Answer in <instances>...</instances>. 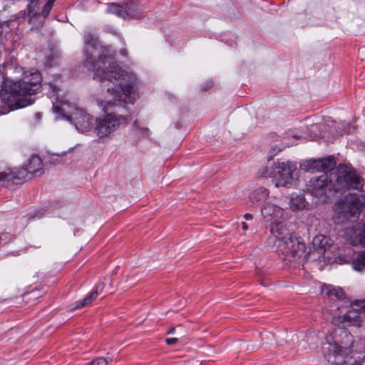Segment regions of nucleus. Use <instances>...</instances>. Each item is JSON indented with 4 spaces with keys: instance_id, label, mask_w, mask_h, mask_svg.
<instances>
[{
    "instance_id": "f257e3e1",
    "label": "nucleus",
    "mask_w": 365,
    "mask_h": 365,
    "mask_svg": "<svg viewBox=\"0 0 365 365\" xmlns=\"http://www.w3.org/2000/svg\"><path fill=\"white\" fill-rule=\"evenodd\" d=\"M86 56L85 66L94 72V79L100 81H109L118 85L107 91L113 96L114 101L132 103L133 94L137 84V77L134 73L122 69L113 61V54L106 47L97 43L95 35L87 31L84 35Z\"/></svg>"
},
{
    "instance_id": "f03ea898",
    "label": "nucleus",
    "mask_w": 365,
    "mask_h": 365,
    "mask_svg": "<svg viewBox=\"0 0 365 365\" xmlns=\"http://www.w3.org/2000/svg\"><path fill=\"white\" fill-rule=\"evenodd\" d=\"M24 75L21 80L5 83L0 91L1 99L7 105L9 110L33 104L34 99L26 96H31L41 91L42 78L38 71L34 69L24 71Z\"/></svg>"
},
{
    "instance_id": "7ed1b4c3",
    "label": "nucleus",
    "mask_w": 365,
    "mask_h": 365,
    "mask_svg": "<svg viewBox=\"0 0 365 365\" xmlns=\"http://www.w3.org/2000/svg\"><path fill=\"white\" fill-rule=\"evenodd\" d=\"M329 175L330 178L333 179L334 191L338 192L349 187L360 190L364 186L362 178L348 165L339 164L336 171Z\"/></svg>"
},
{
    "instance_id": "20e7f679",
    "label": "nucleus",
    "mask_w": 365,
    "mask_h": 365,
    "mask_svg": "<svg viewBox=\"0 0 365 365\" xmlns=\"http://www.w3.org/2000/svg\"><path fill=\"white\" fill-rule=\"evenodd\" d=\"M297 170L296 163L290 160L277 161L270 168L260 170L262 176L269 177L274 180L276 187H287L292 184L294 172Z\"/></svg>"
},
{
    "instance_id": "39448f33",
    "label": "nucleus",
    "mask_w": 365,
    "mask_h": 365,
    "mask_svg": "<svg viewBox=\"0 0 365 365\" xmlns=\"http://www.w3.org/2000/svg\"><path fill=\"white\" fill-rule=\"evenodd\" d=\"M118 106L117 103L110 101H108L105 104L101 102V106L103 110L105 113H108V114L104 118L97 120L96 133L99 138L107 136L115 131L121 123L128 122V118L125 115L108 113L111 107H117Z\"/></svg>"
},
{
    "instance_id": "423d86ee",
    "label": "nucleus",
    "mask_w": 365,
    "mask_h": 365,
    "mask_svg": "<svg viewBox=\"0 0 365 365\" xmlns=\"http://www.w3.org/2000/svg\"><path fill=\"white\" fill-rule=\"evenodd\" d=\"M284 210L269 202L264 203L261 208V215L264 222H270V232L274 236H279L286 231V226L282 223Z\"/></svg>"
},
{
    "instance_id": "0eeeda50",
    "label": "nucleus",
    "mask_w": 365,
    "mask_h": 365,
    "mask_svg": "<svg viewBox=\"0 0 365 365\" xmlns=\"http://www.w3.org/2000/svg\"><path fill=\"white\" fill-rule=\"evenodd\" d=\"M362 205L360 197L356 194H348L339 200L334 205V210L338 217L342 220H348L350 217H359L361 212Z\"/></svg>"
},
{
    "instance_id": "6e6552de",
    "label": "nucleus",
    "mask_w": 365,
    "mask_h": 365,
    "mask_svg": "<svg viewBox=\"0 0 365 365\" xmlns=\"http://www.w3.org/2000/svg\"><path fill=\"white\" fill-rule=\"evenodd\" d=\"M323 347L324 355L326 359L332 364L340 365L346 363L349 359L354 357L352 351L354 344H324Z\"/></svg>"
},
{
    "instance_id": "1a4fd4ad",
    "label": "nucleus",
    "mask_w": 365,
    "mask_h": 365,
    "mask_svg": "<svg viewBox=\"0 0 365 365\" xmlns=\"http://www.w3.org/2000/svg\"><path fill=\"white\" fill-rule=\"evenodd\" d=\"M274 237L280 240L278 245L279 252L286 256L287 260H295L299 256V250L304 247V245L301 244L287 228L284 234Z\"/></svg>"
},
{
    "instance_id": "9d476101",
    "label": "nucleus",
    "mask_w": 365,
    "mask_h": 365,
    "mask_svg": "<svg viewBox=\"0 0 365 365\" xmlns=\"http://www.w3.org/2000/svg\"><path fill=\"white\" fill-rule=\"evenodd\" d=\"M308 191L316 197H323L328 192L334 191L333 179L327 173L312 179L307 187Z\"/></svg>"
},
{
    "instance_id": "9b49d317",
    "label": "nucleus",
    "mask_w": 365,
    "mask_h": 365,
    "mask_svg": "<svg viewBox=\"0 0 365 365\" xmlns=\"http://www.w3.org/2000/svg\"><path fill=\"white\" fill-rule=\"evenodd\" d=\"M108 11L123 19H131L140 16L142 8L139 4L130 1L123 5L113 3L108 7Z\"/></svg>"
},
{
    "instance_id": "f8f14e48",
    "label": "nucleus",
    "mask_w": 365,
    "mask_h": 365,
    "mask_svg": "<svg viewBox=\"0 0 365 365\" xmlns=\"http://www.w3.org/2000/svg\"><path fill=\"white\" fill-rule=\"evenodd\" d=\"M336 165V160L332 156L320 159L304 160L300 164V168L304 171L314 173L324 171V173L334 170Z\"/></svg>"
},
{
    "instance_id": "ddd939ff",
    "label": "nucleus",
    "mask_w": 365,
    "mask_h": 365,
    "mask_svg": "<svg viewBox=\"0 0 365 365\" xmlns=\"http://www.w3.org/2000/svg\"><path fill=\"white\" fill-rule=\"evenodd\" d=\"M72 122L77 130L81 133L88 131L91 129L93 125V118L86 111L82 109L74 110L71 116Z\"/></svg>"
},
{
    "instance_id": "4468645a",
    "label": "nucleus",
    "mask_w": 365,
    "mask_h": 365,
    "mask_svg": "<svg viewBox=\"0 0 365 365\" xmlns=\"http://www.w3.org/2000/svg\"><path fill=\"white\" fill-rule=\"evenodd\" d=\"M355 243L365 247V222L362 230L357 235ZM352 267L354 270L361 272L365 268V251L359 254L357 257L352 262Z\"/></svg>"
},
{
    "instance_id": "2eb2a0df",
    "label": "nucleus",
    "mask_w": 365,
    "mask_h": 365,
    "mask_svg": "<svg viewBox=\"0 0 365 365\" xmlns=\"http://www.w3.org/2000/svg\"><path fill=\"white\" fill-rule=\"evenodd\" d=\"M53 112L59 115V118H63L67 120H71V116L74 112V110H79L72 106L67 101H61L56 103H53Z\"/></svg>"
},
{
    "instance_id": "dca6fc26",
    "label": "nucleus",
    "mask_w": 365,
    "mask_h": 365,
    "mask_svg": "<svg viewBox=\"0 0 365 365\" xmlns=\"http://www.w3.org/2000/svg\"><path fill=\"white\" fill-rule=\"evenodd\" d=\"M354 304L360 309L353 308L351 310H349L344 315V319L351 325L358 327L361 325V322L359 310L365 312V301H357Z\"/></svg>"
},
{
    "instance_id": "f3484780",
    "label": "nucleus",
    "mask_w": 365,
    "mask_h": 365,
    "mask_svg": "<svg viewBox=\"0 0 365 365\" xmlns=\"http://www.w3.org/2000/svg\"><path fill=\"white\" fill-rule=\"evenodd\" d=\"M313 248L314 251L312 252V255H314L315 252H317L319 256V259H320L321 257H324L322 256L327 247H330V244L329 243V238L323 235H316L312 241Z\"/></svg>"
},
{
    "instance_id": "a211bd4d",
    "label": "nucleus",
    "mask_w": 365,
    "mask_h": 365,
    "mask_svg": "<svg viewBox=\"0 0 365 365\" xmlns=\"http://www.w3.org/2000/svg\"><path fill=\"white\" fill-rule=\"evenodd\" d=\"M322 294L331 300L341 299L344 297V292L340 287H334L331 285L324 284L322 287Z\"/></svg>"
},
{
    "instance_id": "6ab92c4d",
    "label": "nucleus",
    "mask_w": 365,
    "mask_h": 365,
    "mask_svg": "<svg viewBox=\"0 0 365 365\" xmlns=\"http://www.w3.org/2000/svg\"><path fill=\"white\" fill-rule=\"evenodd\" d=\"M33 176H40L43 173L42 160L37 155H33L26 165Z\"/></svg>"
},
{
    "instance_id": "aec40b11",
    "label": "nucleus",
    "mask_w": 365,
    "mask_h": 365,
    "mask_svg": "<svg viewBox=\"0 0 365 365\" xmlns=\"http://www.w3.org/2000/svg\"><path fill=\"white\" fill-rule=\"evenodd\" d=\"M32 176L26 166L15 170L11 169V180L16 183L26 181L31 179Z\"/></svg>"
},
{
    "instance_id": "412c9836",
    "label": "nucleus",
    "mask_w": 365,
    "mask_h": 365,
    "mask_svg": "<svg viewBox=\"0 0 365 365\" xmlns=\"http://www.w3.org/2000/svg\"><path fill=\"white\" fill-rule=\"evenodd\" d=\"M269 191L264 187H259L249 195V199L252 204L264 202L269 197Z\"/></svg>"
},
{
    "instance_id": "4be33fe9",
    "label": "nucleus",
    "mask_w": 365,
    "mask_h": 365,
    "mask_svg": "<svg viewBox=\"0 0 365 365\" xmlns=\"http://www.w3.org/2000/svg\"><path fill=\"white\" fill-rule=\"evenodd\" d=\"M103 287L104 285L103 283L98 284L94 291L88 294L83 299L77 302L76 308L79 309L91 304V302L96 299L98 295V292H101L103 290Z\"/></svg>"
},
{
    "instance_id": "5701e85b",
    "label": "nucleus",
    "mask_w": 365,
    "mask_h": 365,
    "mask_svg": "<svg viewBox=\"0 0 365 365\" xmlns=\"http://www.w3.org/2000/svg\"><path fill=\"white\" fill-rule=\"evenodd\" d=\"M308 203L305 198L301 195L292 196L289 202L290 209L293 211L302 210L307 209Z\"/></svg>"
},
{
    "instance_id": "b1692460",
    "label": "nucleus",
    "mask_w": 365,
    "mask_h": 365,
    "mask_svg": "<svg viewBox=\"0 0 365 365\" xmlns=\"http://www.w3.org/2000/svg\"><path fill=\"white\" fill-rule=\"evenodd\" d=\"M38 3V0H31L28 5V15L31 19L38 14L37 7Z\"/></svg>"
},
{
    "instance_id": "393cba45",
    "label": "nucleus",
    "mask_w": 365,
    "mask_h": 365,
    "mask_svg": "<svg viewBox=\"0 0 365 365\" xmlns=\"http://www.w3.org/2000/svg\"><path fill=\"white\" fill-rule=\"evenodd\" d=\"M11 169L8 168L5 171L0 172V185H4L6 182L11 180Z\"/></svg>"
},
{
    "instance_id": "a878e982",
    "label": "nucleus",
    "mask_w": 365,
    "mask_h": 365,
    "mask_svg": "<svg viewBox=\"0 0 365 365\" xmlns=\"http://www.w3.org/2000/svg\"><path fill=\"white\" fill-rule=\"evenodd\" d=\"M53 3L54 2H53L51 0H48L46 4L44 5L43 9L42 10V16L44 18L48 16Z\"/></svg>"
},
{
    "instance_id": "bb28decb",
    "label": "nucleus",
    "mask_w": 365,
    "mask_h": 365,
    "mask_svg": "<svg viewBox=\"0 0 365 365\" xmlns=\"http://www.w3.org/2000/svg\"><path fill=\"white\" fill-rule=\"evenodd\" d=\"M133 126L135 129L136 133L145 135L148 134V129L142 126L138 121H135Z\"/></svg>"
},
{
    "instance_id": "cd10ccee",
    "label": "nucleus",
    "mask_w": 365,
    "mask_h": 365,
    "mask_svg": "<svg viewBox=\"0 0 365 365\" xmlns=\"http://www.w3.org/2000/svg\"><path fill=\"white\" fill-rule=\"evenodd\" d=\"M334 334H335V336H336V334H339V335H343L346 338V341H349L350 339V333L349 331L346 329H344V328H338L335 330L334 331Z\"/></svg>"
},
{
    "instance_id": "c85d7f7f",
    "label": "nucleus",
    "mask_w": 365,
    "mask_h": 365,
    "mask_svg": "<svg viewBox=\"0 0 365 365\" xmlns=\"http://www.w3.org/2000/svg\"><path fill=\"white\" fill-rule=\"evenodd\" d=\"M107 361L104 358H97L90 362L88 365H107Z\"/></svg>"
},
{
    "instance_id": "c756f323",
    "label": "nucleus",
    "mask_w": 365,
    "mask_h": 365,
    "mask_svg": "<svg viewBox=\"0 0 365 365\" xmlns=\"http://www.w3.org/2000/svg\"><path fill=\"white\" fill-rule=\"evenodd\" d=\"M262 339L264 340H273V335L272 333H264L262 336Z\"/></svg>"
},
{
    "instance_id": "7c9ffc66",
    "label": "nucleus",
    "mask_w": 365,
    "mask_h": 365,
    "mask_svg": "<svg viewBox=\"0 0 365 365\" xmlns=\"http://www.w3.org/2000/svg\"><path fill=\"white\" fill-rule=\"evenodd\" d=\"M179 340H183V338L182 336L180 337H173V338H167L165 339V342H177Z\"/></svg>"
},
{
    "instance_id": "2f4dec72",
    "label": "nucleus",
    "mask_w": 365,
    "mask_h": 365,
    "mask_svg": "<svg viewBox=\"0 0 365 365\" xmlns=\"http://www.w3.org/2000/svg\"><path fill=\"white\" fill-rule=\"evenodd\" d=\"M244 218L246 220H251L253 219V215L250 213H246L244 215Z\"/></svg>"
},
{
    "instance_id": "473e14b6",
    "label": "nucleus",
    "mask_w": 365,
    "mask_h": 365,
    "mask_svg": "<svg viewBox=\"0 0 365 365\" xmlns=\"http://www.w3.org/2000/svg\"><path fill=\"white\" fill-rule=\"evenodd\" d=\"M214 82L212 81H209L208 82H207V89L210 87H212L214 86Z\"/></svg>"
},
{
    "instance_id": "72a5a7b5",
    "label": "nucleus",
    "mask_w": 365,
    "mask_h": 365,
    "mask_svg": "<svg viewBox=\"0 0 365 365\" xmlns=\"http://www.w3.org/2000/svg\"><path fill=\"white\" fill-rule=\"evenodd\" d=\"M242 227L244 230H248L249 227L246 222H242Z\"/></svg>"
},
{
    "instance_id": "f704fd0d",
    "label": "nucleus",
    "mask_w": 365,
    "mask_h": 365,
    "mask_svg": "<svg viewBox=\"0 0 365 365\" xmlns=\"http://www.w3.org/2000/svg\"><path fill=\"white\" fill-rule=\"evenodd\" d=\"M175 328H172L171 329H170V330L167 332V334H173V333L175 332Z\"/></svg>"
},
{
    "instance_id": "c9c22d12",
    "label": "nucleus",
    "mask_w": 365,
    "mask_h": 365,
    "mask_svg": "<svg viewBox=\"0 0 365 365\" xmlns=\"http://www.w3.org/2000/svg\"><path fill=\"white\" fill-rule=\"evenodd\" d=\"M51 88L53 89V92H56L58 91V88H56V86H51Z\"/></svg>"
},
{
    "instance_id": "e433bc0d",
    "label": "nucleus",
    "mask_w": 365,
    "mask_h": 365,
    "mask_svg": "<svg viewBox=\"0 0 365 365\" xmlns=\"http://www.w3.org/2000/svg\"><path fill=\"white\" fill-rule=\"evenodd\" d=\"M6 113V111L4 110L0 107V115H1V114H4V113Z\"/></svg>"
},
{
    "instance_id": "4c0bfd02",
    "label": "nucleus",
    "mask_w": 365,
    "mask_h": 365,
    "mask_svg": "<svg viewBox=\"0 0 365 365\" xmlns=\"http://www.w3.org/2000/svg\"><path fill=\"white\" fill-rule=\"evenodd\" d=\"M346 131V130H342L341 132L339 133V135H342L344 133H345Z\"/></svg>"
},
{
    "instance_id": "58836bf2",
    "label": "nucleus",
    "mask_w": 365,
    "mask_h": 365,
    "mask_svg": "<svg viewBox=\"0 0 365 365\" xmlns=\"http://www.w3.org/2000/svg\"><path fill=\"white\" fill-rule=\"evenodd\" d=\"M2 31H3V30H2V25L0 24V36L1 35Z\"/></svg>"
},
{
    "instance_id": "ea45409f",
    "label": "nucleus",
    "mask_w": 365,
    "mask_h": 365,
    "mask_svg": "<svg viewBox=\"0 0 365 365\" xmlns=\"http://www.w3.org/2000/svg\"><path fill=\"white\" fill-rule=\"evenodd\" d=\"M275 155V153L272 154V155L269 157L268 160H270L271 159H272V158H273V155Z\"/></svg>"
},
{
    "instance_id": "a19ab883",
    "label": "nucleus",
    "mask_w": 365,
    "mask_h": 365,
    "mask_svg": "<svg viewBox=\"0 0 365 365\" xmlns=\"http://www.w3.org/2000/svg\"><path fill=\"white\" fill-rule=\"evenodd\" d=\"M46 65L51 66V63L48 61V59L47 60L46 63Z\"/></svg>"
},
{
    "instance_id": "79ce46f5",
    "label": "nucleus",
    "mask_w": 365,
    "mask_h": 365,
    "mask_svg": "<svg viewBox=\"0 0 365 365\" xmlns=\"http://www.w3.org/2000/svg\"><path fill=\"white\" fill-rule=\"evenodd\" d=\"M16 70H19V72H21L23 71V68H16Z\"/></svg>"
},
{
    "instance_id": "37998d69",
    "label": "nucleus",
    "mask_w": 365,
    "mask_h": 365,
    "mask_svg": "<svg viewBox=\"0 0 365 365\" xmlns=\"http://www.w3.org/2000/svg\"><path fill=\"white\" fill-rule=\"evenodd\" d=\"M358 359H361V357H360V356H359V357H358ZM361 359H365V355L364 356V357H363V358H361Z\"/></svg>"
},
{
    "instance_id": "c03bdc74",
    "label": "nucleus",
    "mask_w": 365,
    "mask_h": 365,
    "mask_svg": "<svg viewBox=\"0 0 365 365\" xmlns=\"http://www.w3.org/2000/svg\"><path fill=\"white\" fill-rule=\"evenodd\" d=\"M53 2H54L56 0H51Z\"/></svg>"
}]
</instances>
